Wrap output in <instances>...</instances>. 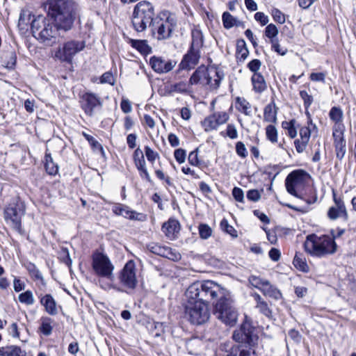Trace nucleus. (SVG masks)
I'll use <instances>...</instances> for the list:
<instances>
[{
	"label": "nucleus",
	"instance_id": "nucleus-1",
	"mask_svg": "<svg viewBox=\"0 0 356 356\" xmlns=\"http://www.w3.org/2000/svg\"><path fill=\"white\" fill-rule=\"evenodd\" d=\"M185 296L191 299L197 298L206 305L218 299L213 310L216 318L229 326L236 323L238 312L233 305V301L229 293L217 283L211 280L195 282L188 287Z\"/></svg>",
	"mask_w": 356,
	"mask_h": 356
},
{
	"label": "nucleus",
	"instance_id": "nucleus-2",
	"mask_svg": "<svg viewBox=\"0 0 356 356\" xmlns=\"http://www.w3.org/2000/svg\"><path fill=\"white\" fill-rule=\"evenodd\" d=\"M47 6L48 16L54 20L56 27L65 32L72 28L79 15L80 7L74 0H49Z\"/></svg>",
	"mask_w": 356,
	"mask_h": 356
},
{
	"label": "nucleus",
	"instance_id": "nucleus-3",
	"mask_svg": "<svg viewBox=\"0 0 356 356\" xmlns=\"http://www.w3.org/2000/svg\"><path fill=\"white\" fill-rule=\"evenodd\" d=\"M31 29L33 37L48 46H52L57 42L58 31L60 30L56 27V23L51 22L41 15L32 20Z\"/></svg>",
	"mask_w": 356,
	"mask_h": 356
},
{
	"label": "nucleus",
	"instance_id": "nucleus-4",
	"mask_svg": "<svg viewBox=\"0 0 356 356\" xmlns=\"http://www.w3.org/2000/svg\"><path fill=\"white\" fill-rule=\"evenodd\" d=\"M337 243L328 235L318 236L315 234L307 236L304 243L305 251L312 256L322 257L334 254L337 251Z\"/></svg>",
	"mask_w": 356,
	"mask_h": 356
},
{
	"label": "nucleus",
	"instance_id": "nucleus-5",
	"mask_svg": "<svg viewBox=\"0 0 356 356\" xmlns=\"http://www.w3.org/2000/svg\"><path fill=\"white\" fill-rule=\"evenodd\" d=\"M154 7L147 1H141L134 7L131 23L135 31L142 32L152 26L155 19Z\"/></svg>",
	"mask_w": 356,
	"mask_h": 356
},
{
	"label": "nucleus",
	"instance_id": "nucleus-6",
	"mask_svg": "<svg viewBox=\"0 0 356 356\" xmlns=\"http://www.w3.org/2000/svg\"><path fill=\"white\" fill-rule=\"evenodd\" d=\"M152 31L158 40H167L171 38L177 26L176 15L168 10L161 11L152 23Z\"/></svg>",
	"mask_w": 356,
	"mask_h": 356
},
{
	"label": "nucleus",
	"instance_id": "nucleus-7",
	"mask_svg": "<svg viewBox=\"0 0 356 356\" xmlns=\"http://www.w3.org/2000/svg\"><path fill=\"white\" fill-rule=\"evenodd\" d=\"M186 298L184 306L186 318L193 324L201 325L206 323L210 317V312L208 305L200 302L197 298Z\"/></svg>",
	"mask_w": 356,
	"mask_h": 356
},
{
	"label": "nucleus",
	"instance_id": "nucleus-8",
	"mask_svg": "<svg viewBox=\"0 0 356 356\" xmlns=\"http://www.w3.org/2000/svg\"><path fill=\"white\" fill-rule=\"evenodd\" d=\"M26 207L19 198L9 204L3 211L4 220L13 229L22 234V218L25 214Z\"/></svg>",
	"mask_w": 356,
	"mask_h": 356
},
{
	"label": "nucleus",
	"instance_id": "nucleus-9",
	"mask_svg": "<svg viewBox=\"0 0 356 356\" xmlns=\"http://www.w3.org/2000/svg\"><path fill=\"white\" fill-rule=\"evenodd\" d=\"M202 46L203 35L201 31H193L191 47L181 61L179 68L182 70H191L199 62L200 58V49Z\"/></svg>",
	"mask_w": 356,
	"mask_h": 356
},
{
	"label": "nucleus",
	"instance_id": "nucleus-10",
	"mask_svg": "<svg viewBox=\"0 0 356 356\" xmlns=\"http://www.w3.org/2000/svg\"><path fill=\"white\" fill-rule=\"evenodd\" d=\"M310 179V175L305 170L301 169L293 170L285 179L287 192L296 197L301 198L297 190L303 188Z\"/></svg>",
	"mask_w": 356,
	"mask_h": 356
},
{
	"label": "nucleus",
	"instance_id": "nucleus-11",
	"mask_svg": "<svg viewBox=\"0 0 356 356\" xmlns=\"http://www.w3.org/2000/svg\"><path fill=\"white\" fill-rule=\"evenodd\" d=\"M136 270V266L133 260L127 261L121 270L118 279L123 287V292L129 293L136 289L138 284Z\"/></svg>",
	"mask_w": 356,
	"mask_h": 356
},
{
	"label": "nucleus",
	"instance_id": "nucleus-12",
	"mask_svg": "<svg viewBox=\"0 0 356 356\" xmlns=\"http://www.w3.org/2000/svg\"><path fill=\"white\" fill-rule=\"evenodd\" d=\"M92 266L97 275L106 278L108 280L113 281L114 276L113 271L114 266L106 255L102 253L94 254L92 257Z\"/></svg>",
	"mask_w": 356,
	"mask_h": 356
},
{
	"label": "nucleus",
	"instance_id": "nucleus-13",
	"mask_svg": "<svg viewBox=\"0 0 356 356\" xmlns=\"http://www.w3.org/2000/svg\"><path fill=\"white\" fill-rule=\"evenodd\" d=\"M86 44L84 41L70 40L65 42L55 52V58L62 62L71 63L73 57L83 50Z\"/></svg>",
	"mask_w": 356,
	"mask_h": 356
},
{
	"label": "nucleus",
	"instance_id": "nucleus-14",
	"mask_svg": "<svg viewBox=\"0 0 356 356\" xmlns=\"http://www.w3.org/2000/svg\"><path fill=\"white\" fill-rule=\"evenodd\" d=\"M80 104L84 113L88 116H92L96 110L102 107L101 98L95 93L87 92L80 97Z\"/></svg>",
	"mask_w": 356,
	"mask_h": 356
},
{
	"label": "nucleus",
	"instance_id": "nucleus-15",
	"mask_svg": "<svg viewBox=\"0 0 356 356\" xmlns=\"http://www.w3.org/2000/svg\"><path fill=\"white\" fill-rule=\"evenodd\" d=\"M147 249L154 254L165 257L174 261H177L181 258L180 253L176 250L157 243L152 242L147 244Z\"/></svg>",
	"mask_w": 356,
	"mask_h": 356
},
{
	"label": "nucleus",
	"instance_id": "nucleus-16",
	"mask_svg": "<svg viewBox=\"0 0 356 356\" xmlns=\"http://www.w3.org/2000/svg\"><path fill=\"white\" fill-rule=\"evenodd\" d=\"M149 64L154 72L162 74L172 70L177 63L175 60H165L161 57L152 56L149 60Z\"/></svg>",
	"mask_w": 356,
	"mask_h": 356
},
{
	"label": "nucleus",
	"instance_id": "nucleus-17",
	"mask_svg": "<svg viewBox=\"0 0 356 356\" xmlns=\"http://www.w3.org/2000/svg\"><path fill=\"white\" fill-rule=\"evenodd\" d=\"M229 119L226 112H217L207 118L204 121L206 131L216 129L219 125L225 123Z\"/></svg>",
	"mask_w": 356,
	"mask_h": 356
},
{
	"label": "nucleus",
	"instance_id": "nucleus-18",
	"mask_svg": "<svg viewBox=\"0 0 356 356\" xmlns=\"http://www.w3.org/2000/svg\"><path fill=\"white\" fill-rule=\"evenodd\" d=\"M161 229L168 239L175 240L179 234L180 224L178 220L170 218L163 224Z\"/></svg>",
	"mask_w": 356,
	"mask_h": 356
},
{
	"label": "nucleus",
	"instance_id": "nucleus-19",
	"mask_svg": "<svg viewBox=\"0 0 356 356\" xmlns=\"http://www.w3.org/2000/svg\"><path fill=\"white\" fill-rule=\"evenodd\" d=\"M113 212L118 215L122 216L124 218L129 220H140L142 214L136 212V211L131 210L129 207L122 204H115L112 208Z\"/></svg>",
	"mask_w": 356,
	"mask_h": 356
},
{
	"label": "nucleus",
	"instance_id": "nucleus-20",
	"mask_svg": "<svg viewBox=\"0 0 356 356\" xmlns=\"http://www.w3.org/2000/svg\"><path fill=\"white\" fill-rule=\"evenodd\" d=\"M216 74V72H214V70H208L207 67L202 65L193 73L189 79V84L196 85L198 83H204V82L202 81V78L205 79V76H208L209 79H211L212 78L211 76H215Z\"/></svg>",
	"mask_w": 356,
	"mask_h": 356
},
{
	"label": "nucleus",
	"instance_id": "nucleus-21",
	"mask_svg": "<svg viewBox=\"0 0 356 356\" xmlns=\"http://www.w3.org/2000/svg\"><path fill=\"white\" fill-rule=\"evenodd\" d=\"M258 328L252 325V321L246 316V345L254 347L258 341Z\"/></svg>",
	"mask_w": 356,
	"mask_h": 356
},
{
	"label": "nucleus",
	"instance_id": "nucleus-22",
	"mask_svg": "<svg viewBox=\"0 0 356 356\" xmlns=\"http://www.w3.org/2000/svg\"><path fill=\"white\" fill-rule=\"evenodd\" d=\"M40 298V303L44 307L45 311L50 315L54 316L58 314L56 307V302L51 295L47 294L42 296H39Z\"/></svg>",
	"mask_w": 356,
	"mask_h": 356
},
{
	"label": "nucleus",
	"instance_id": "nucleus-23",
	"mask_svg": "<svg viewBox=\"0 0 356 356\" xmlns=\"http://www.w3.org/2000/svg\"><path fill=\"white\" fill-rule=\"evenodd\" d=\"M208 70H214L216 72L215 76H211L212 78L209 79L208 76H205L206 85H208L210 89H217L220 86V81L224 78V73L222 70H220L216 67L207 68Z\"/></svg>",
	"mask_w": 356,
	"mask_h": 356
},
{
	"label": "nucleus",
	"instance_id": "nucleus-24",
	"mask_svg": "<svg viewBox=\"0 0 356 356\" xmlns=\"http://www.w3.org/2000/svg\"><path fill=\"white\" fill-rule=\"evenodd\" d=\"M265 284L261 291L264 296L270 297L275 300L282 298V293L275 285L271 284L268 280Z\"/></svg>",
	"mask_w": 356,
	"mask_h": 356
},
{
	"label": "nucleus",
	"instance_id": "nucleus-25",
	"mask_svg": "<svg viewBox=\"0 0 356 356\" xmlns=\"http://www.w3.org/2000/svg\"><path fill=\"white\" fill-rule=\"evenodd\" d=\"M251 80L253 90L255 92L261 93L266 89V82L261 73L253 74Z\"/></svg>",
	"mask_w": 356,
	"mask_h": 356
},
{
	"label": "nucleus",
	"instance_id": "nucleus-26",
	"mask_svg": "<svg viewBox=\"0 0 356 356\" xmlns=\"http://www.w3.org/2000/svg\"><path fill=\"white\" fill-rule=\"evenodd\" d=\"M223 26L225 29H229L234 26H243V22L237 17H234L228 12H225L222 16Z\"/></svg>",
	"mask_w": 356,
	"mask_h": 356
},
{
	"label": "nucleus",
	"instance_id": "nucleus-27",
	"mask_svg": "<svg viewBox=\"0 0 356 356\" xmlns=\"http://www.w3.org/2000/svg\"><path fill=\"white\" fill-rule=\"evenodd\" d=\"M277 108L275 104H268L264 108V117L266 122H277Z\"/></svg>",
	"mask_w": 356,
	"mask_h": 356
},
{
	"label": "nucleus",
	"instance_id": "nucleus-28",
	"mask_svg": "<svg viewBox=\"0 0 356 356\" xmlns=\"http://www.w3.org/2000/svg\"><path fill=\"white\" fill-rule=\"evenodd\" d=\"M1 60L6 67L13 69L16 64V54L14 51H8L3 54Z\"/></svg>",
	"mask_w": 356,
	"mask_h": 356
},
{
	"label": "nucleus",
	"instance_id": "nucleus-29",
	"mask_svg": "<svg viewBox=\"0 0 356 356\" xmlns=\"http://www.w3.org/2000/svg\"><path fill=\"white\" fill-rule=\"evenodd\" d=\"M26 268L29 271L31 277L33 279L34 281H38L40 284H41L42 286H45L46 283L44 282V280L41 273L40 272V270L38 269L35 264L32 263H29L26 266Z\"/></svg>",
	"mask_w": 356,
	"mask_h": 356
},
{
	"label": "nucleus",
	"instance_id": "nucleus-30",
	"mask_svg": "<svg viewBox=\"0 0 356 356\" xmlns=\"http://www.w3.org/2000/svg\"><path fill=\"white\" fill-rule=\"evenodd\" d=\"M22 350L17 346H8L0 348V356H21Z\"/></svg>",
	"mask_w": 356,
	"mask_h": 356
},
{
	"label": "nucleus",
	"instance_id": "nucleus-31",
	"mask_svg": "<svg viewBox=\"0 0 356 356\" xmlns=\"http://www.w3.org/2000/svg\"><path fill=\"white\" fill-rule=\"evenodd\" d=\"M332 197H333V201L335 204L334 207H337L339 209V211H341L342 212L343 219L345 221H347L348 220V213L346 210V206H345L343 199L341 197L337 196V194H336V192L334 190H332Z\"/></svg>",
	"mask_w": 356,
	"mask_h": 356
},
{
	"label": "nucleus",
	"instance_id": "nucleus-32",
	"mask_svg": "<svg viewBox=\"0 0 356 356\" xmlns=\"http://www.w3.org/2000/svg\"><path fill=\"white\" fill-rule=\"evenodd\" d=\"M44 168L47 172L50 175H55L58 171V165L54 162L50 154H45Z\"/></svg>",
	"mask_w": 356,
	"mask_h": 356
},
{
	"label": "nucleus",
	"instance_id": "nucleus-33",
	"mask_svg": "<svg viewBox=\"0 0 356 356\" xmlns=\"http://www.w3.org/2000/svg\"><path fill=\"white\" fill-rule=\"evenodd\" d=\"M345 127L343 124L334 125L333 128L332 137L334 144L345 141L344 138Z\"/></svg>",
	"mask_w": 356,
	"mask_h": 356
},
{
	"label": "nucleus",
	"instance_id": "nucleus-34",
	"mask_svg": "<svg viewBox=\"0 0 356 356\" xmlns=\"http://www.w3.org/2000/svg\"><path fill=\"white\" fill-rule=\"evenodd\" d=\"M40 321V332L45 336L50 335L53 330V327L51 326V323L53 322L52 319L49 317H42Z\"/></svg>",
	"mask_w": 356,
	"mask_h": 356
},
{
	"label": "nucleus",
	"instance_id": "nucleus-35",
	"mask_svg": "<svg viewBox=\"0 0 356 356\" xmlns=\"http://www.w3.org/2000/svg\"><path fill=\"white\" fill-rule=\"evenodd\" d=\"M329 116L330 120L334 122L335 125L343 124L341 123L343 119V111L339 107H332L329 112Z\"/></svg>",
	"mask_w": 356,
	"mask_h": 356
},
{
	"label": "nucleus",
	"instance_id": "nucleus-36",
	"mask_svg": "<svg viewBox=\"0 0 356 356\" xmlns=\"http://www.w3.org/2000/svg\"><path fill=\"white\" fill-rule=\"evenodd\" d=\"M245 40L240 39L236 43V58L238 63H243L245 60Z\"/></svg>",
	"mask_w": 356,
	"mask_h": 356
},
{
	"label": "nucleus",
	"instance_id": "nucleus-37",
	"mask_svg": "<svg viewBox=\"0 0 356 356\" xmlns=\"http://www.w3.org/2000/svg\"><path fill=\"white\" fill-rule=\"evenodd\" d=\"M296 120L293 119L289 122L284 121L282 123V128L287 130L288 135L290 138H294L297 136V130L295 127Z\"/></svg>",
	"mask_w": 356,
	"mask_h": 356
},
{
	"label": "nucleus",
	"instance_id": "nucleus-38",
	"mask_svg": "<svg viewBox=\"0 0 356 356\" xmlns=\"http://www.w3.org/2000/svg\"><path fill=\"white\" fill-rule=\"evenodd\" d=\"M83 136L88 141L94 151H99L102 155H104L102 145L93 136L85 132H83Z\"/></svg>",
	"mask_w": 356,
	"mask_h": 356
},
{
	"label": "nucleus",
	"instance_id": "nucleus-39",
	"mask_svg": "<svg viewBox=\"0 0 356 356\" xmlns=\"http://www.w3.org/2000/svg\"><path fill=\"white\" fill-rule=\"evenodd\" d=\"M233 339L238 343V345H243L245 339V322H243L238 330L234 332L232 335Z\"/></svg>",
	"mask_w": 356,
	"mask_h": 356
},
{
	"label": "nucleus",
	"instance_id": "nucleus-40",
	"mask_svg": "<svg viewBox=\"0 0 356 356\" xmlns=\"http://www.w3.org/2000/svg\"><path fill=\"white\" fill-rule=\"evenodd\" d=\"M129 43L140 53H147L149 49L146 40L131 39Z\"/></svg>",
	"mask_w": 356,
	"mask_h": 356
},
{
	"label": "nucleus",
	"instance_id": "nucleus-41",
	"mask_svg": "<svg viewBox=\"0 0 356 356\" xmlns=\"http://www.w3.org/2000/svg\"><path fill=\"white\" fill-rule=\"evenodd\" d=\"M293 264L296 268L302 272H307L309 270V266L306 261L304 259L299 256L298 253H296L294 257Z\"/></svg>",
	"mask_w": 356,
	"mask_h": 356
},
{
	"label": "nucleus",
	"instance_id": "nucleus-42",
	"mask_svg": "<svg viewBox=\"0 0 356 356\" xmlns=\"http://www.w3.org/2000/svg\"><path fill=\"white\" fill-rule=\"evenodd\" d=\"M199 234L202 239H208L212 234V229L207 224L201 223L198 227Z\"/></svg>",
	"mask_w": 356,
	"mask_h": 356
},
{
	"label": "nucleus",
	"instance_id": "nucleus-43",
	"mask_svg": "<svg viewBox=\"0 0 356 356\" xmlns=\"http://www.w3.org/2000/svg\"><path fill=\"white\" fill-rule=\"evenodd\" d=\"M249 283L254 288L258 289L261 291L262 287L266 284L265 283L268 281L267 280H264L261 278L260 277L251 275L249 279Z\"/></svg>",
	"mask_w": 356,
	"mask_h": 356
},
{
	"label": "nucleus",
	"instance_id": "nucleus-44",
	"mask_svg": "<svg viewBox=\"0 0 356 356\" xmlns=\"http://www.w3.org/2000/svg\"><path fill=\"white\" fill-rule=\"evenodd\" d=\"M278 29L273 24H268L265 29V35L270 40V42L277 40Z\"/></svg>",
	"mask_w": 356,
	"mask_h": 356
},
{
	"label": "nucleus",
	"instance_id": "nucleus-45",
	"mask_svg": "<svg viewBox=\"0 0 356 356\" xmlns=\"http://www.w3.org/2000/svg\"><path fill=\"white\" fill-rule=\"evenodd\" d=\"M19 300L20 302L27 305H31L34 303V298L31 291H26L19 295Z\"/></svg>",
	"mask_w": 356,
	"mask_h": 356
},
{
	"label": "nucleus",
	"instance_id": "nucleus-46",
	"mask_svg": "<svg viewBox=\"0 0 356 356\" xmlns=\"http://www.w3.org/2000/svg\"><path fill=\"white\" fill-rule=\"evenodd\" d=\"M266 138L271 143H276L277 140V131L274 125H268L266 128Z\"/></svg>",
	"mask_w": 356,
	"mask_h": 356
},
{
	"label": "nucleus",
	"instance_id": "nucleus-47",
	"mask_svg": "<svg viewBox=\"0 0 356 356\" xmlns=\"http://www.w3.org/2000/svg\"><path fill=\"white\" fill-rule=\"evenodd\" d=\"M337 158L341 160L346 152V140L341 143L334 144Z\"/></svg>",
	"mask_w": 356,
	"mask_h": 356
},
{
	"label": "nucleus",
	"instance_id": "nucleus-48",
	"mask_svg": "<svg viewBox=\"0 0 356 356\" xmlns=\"http://www.w3.org/2000/svg\"><path fill=\"white\" fill-rule=\"evenodd\" d=\"M188 84L184 81H180L170 86V92L184 93L188 91Z\"/></svg>",
	"mask_w": 356,
	"mask_h": 356
},
{
	"label": "nucleus",
	"instance_id": "nucleus-49",
	"mask_svg": "<svg viewBox=\"0 0 356 356\" xmlns=\"http://www.w3.org/2000/svg\"><path fill=\"white\" fill-rule=\"evenodd\" d=\"M256 308H257L259 312L264 314L265 316L268 318L272 316V310L269 308L266 301L264 300L261 302H259V304H257Z\"/></svg>",
	"mask_w": 356,
	"mask_h": 356
},
{
	"label": "nucleus",
	"instance_id": "nucleus-50",
	"mask_svg": "<svg viewBox=\"0 0 356 356\" xmlns=\"http://www.w3.org/2000/svg\"><path fill=\"white\" fill-rule=\"evenodd\" d=\"M134 160L136 166H139L143 164H145L144 154L143 151L140 148H137L134 152Z\"/></svg>",
	"mask_w": 356,
	"mask_h": 356
},
{
	"label": "nucleus",
	"instance_id": "nucleus-51",
	"mask_svg": "<svg viewBox=\"0 0 356 356\" xmlns=\"http://www.w3.org/2000/svg\"><path fill=\"white\" fill-rule=\"evenodd\" d=\"M220 228L222 229V231L230 234L232 237L237 236L236 231L232 226L229 225L227 220L223 219L220 222Z\"/></svg>",
	"mask_w": 356,
	"mask_h": 356
},
{
	"label": "nucleus",
	"instance_id": "nucleus-52",
	"mask_svg": "<svg viewBox=\"0 0 356 356\" xmlns=\"http://www.w3.org/2000/svg\"><path fill=\"white\" fill-rule=\"evenodd\" d=\"M300 96L304 102V106L305 109L307 110L313 103V97L309 95L306 90L300 91Z\"/></svg>",
	"mask_w": 356,
	"mask_h": 356
},
{
	"label": "nucleus",
	"instance_id": "nucleus-53",
	"mask_svg": "<svg viewBox=\"0 0 356 356\" xmlns=\"http://www.w3.org/2000/svg\"><path fill=\"white\" fill-rule=\"evenodd\" d=\"M108 282H105L103 280H99V285L104 290L114 289L117 291L123 292L122 288L113 284V281L108 280Z\"/></svg>",
	"mask_w": 356,
	"mask_h": 356
},
{
	"label": "nucleus",
	"instance_id": "nucleus-54",
	"mask_svg": "<svg viewBox=\"0 0 356 356\" xmlns=\"http://www.w3.org/2000/svg\"><path fill=\"white\" fill-rule=\"evenodd\" d=\"M327 217L330 220H334L339 217H341L343 218V215H342V212L341 211H339V209L337 207H331L328 209Z\"/></svg>",
	"mask_w": 356,
	"mask_h": 356
},
{
	"label": "nucleus",
	"instance_id": "nucleus-55",
	"mask_svg": "<svg viewBox=\"0 0 356 356\" xmlns=\"http://www.w3.org/2000/svg\"><path fill=\"white\" fill-rule=\"evenodd\" d=\"M145 156L147 160L151 162L152 164L155 161V160L159 157V155L157 152H154L149 147L146 146L145 147Z\"/></svg>",
	"mask_w": 356,
	"mask_h": 356
},
{
	"label": "nucleus",
	"instance_id": "nucleus-56",
	"mask_svg": "<svg viewBox=\"0 0 356 356\" xmlns=\"http://www.w3.org/2000/svg\"><path fill=\"white\" fill-rule=\"evenodd\" d=\"M227 356H245V348L243 345L234 346L232 348L231 352Z\"/></svg>",
	"mask_w": 356,
	"mask_h": 356
},
{
	"label": "nucleus",
	"instance_id": "nucleus-57",
	"mask_svg": "<svg viewBox=\"0 0 356 356\" xmlns=\"http://www.w3.org/2000/svg\"><path fill=\"white\" fill-rule=\"evenodd\" d=\"M261 193L256 189L249 190L246 193V197L252 202H258L261 199Z\"/></svg>",
	"mask_w": 356,
	"mask_h": 356
},
{
	"label": "nucleus",
	"instance_id": "nucleus-58",
	"mask_svg": "<svg viewBox=\"0 0 356 356\" xmlns=\"http://www.w3.org/2000/svg\"><path fill=\"white\" fill-rule=\"evenodd\" d=\"M115 79L113 75L110 72H106L104 73L100 77V83H108L111 85H114Z\"/></svg>",
	"mask_w": 356,
	"mask_h": 356
},
{
	"label": "nucleus",
	"instance_id": "nucleus-59",
	"mask_svg": "<svg viewBox=\"0 0 356 356\" xmlns=\"http://www.w3.org/2000/svg\"><path fill=\"white\" fill-rule=\"evenodd\" d=\"M261 66V62L259 59H253L248 64V67L254 74L259 73L258 71L260 70Z\"/></svg>",
	"mask_w": 356,
	"mask_h": 356
},
{
	"label": "nucleus",
	"instance_id": "nucleus-60",
	"mask_svg": "<svg viewBox=\"0 0 356 356\" xmlns=\"http://www.w3.org/2000/svg\"><path fill=\"white\" fill-rule=\"evenodd\" d=\"M174 156L179 163H183L185 162L186 160V151L181 148L177 149L174 152Z\"/></svg>",
	"mask_w": 356,
	"mask_h": 356
},
{
	"label": "nucleus",
	"instance_id": "nucleus-61",
	"mask_svg": "<svg viewBox=\"0 0 356 356\" xmlns=\"http://www.w3.org/2000/svg\"><path fill=\"white\" fill-rule=\"evenodd\" d=\"M272 16L273 19L280 24H283L285 22L284 15L277 8H275L272 10Z\"/></svg>",
	"mask_w": 356,
	"mask_h": 356
},
{
	"label": "nucleus",
	"instance_id": "nucleus-62",
	"mask_svg": "<svg viewBox=\"0 0 356 356\" xmlns=\"http://www.w3.org/2000/svg\"><path fill=\"white\" fill-rule=\"evenodd\" d=\"M197 150H198V149H196L195 150L190 152V154L188 155V158L189 163L194 166H198L200 164V162L199 161L198 156H197Z\"/></svg>",
	"mask_w": 356,
	"mask_h": 356
},
{
	"label": "nucleus",
	"instance_id": "nucleus-63",
	"mask_svg": "<svg viewBox=\"0 0 356 356\" xmlns=\"http://www.w3.org/2000/svg\"><path fill=\"white\" fill-rule=\"evenodd\" d=\"M232 106L241 113H245V100L241 97H236Z\"/></svg>",
	"mask_w": 356,
	"mask_h": 356
},
{
	"label": "nucleus",
	"instance_id": "nucleus-64",
	"mask_svg": "<svg viewBox=\"0 0 356 356\" xmlns=\"http://www.w3.org/2000/svg\"><path fill=\"white\" fill-rule=\"evenodd\" d=\"M136 168L139 171L140 176L142 179H146L148 182H152V179L146 168V163L137 166Z\"/></svg>",
	"mask_w": 356,
	"mask_h": 356
}]
</instances>
